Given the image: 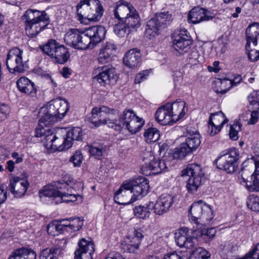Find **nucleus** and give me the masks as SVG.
<instances>
[{
  "label": "nucleus",
  "mask_w": 259,
  "mask_h": 259,
  "mask_svg": "<svg viewBox=\"0 0 259 259\" xmlns=\"http://www.w3.org/2000/svg\"><path fill=\"white\" fill-rule=\"evenodd\" d=\"M91 123L95 127L107 124L109 127L120 131L125 127L131 134L140 131L145 123L144 120L132 110H124L118 116V111L103 106L92 110Z\"/></svg>",
  "instance_id": "1"
},
{
  "label": "nucleus",
  "mask_w": 259,
  "mask_h": 259,
  "mask_svg": "<svg viewBox=\"0 0 259 259\" xmlns=\"http://www.w3.org/2000/svg\"><path fill=\"white\" fill-rule=\"evenodd\" d=\"M83 184L81 182L77 181L72 177L65 176L62 181L54 182L51 184L45 186L40 191V196L53 197L56 202H76L81 203L83 201L82 196L75 194L73 191L82 190Z\"/></svg>",
  "instance_id": "2"
},
{
  "label": "nucleus",
  "mask_w": 259,
  "mask_h": 259,
  "mask_svg": "<svg viewBox=\"0 0 259 259\" xmlns=\"http://www.w3.org/2000/svg\"><path fill=\"white\" fill-rule=\"evenodd\" d=\"M82 133L79 127L67 131L63 128H57L55 133H49L46 138V148L51 151H62L70 148L74 141L82 139Z\"/></svg>",
  "instance_id": "3"
},
{
  "label": "nucleus",
  "mask_w": 259,
  "mask_h": 259,
  "mask_svg": "<svg viewBox=\"0 0 259 259\" xmlns=\"http://www.w3.org/2000/svg\"><path fill=\"white\" fill-rule=\"evenodd\" d=\"M239 183L250 192L259 191V155L252 156L242 163Z\"/></svg>",
  "instance_id": "4"
},
{
  "label": "nucleus",
  "mask_w": 259,
  "mask_h": 259,
  "mask_svg": "<svg viewBox=\"0 0 259 259\" xmlns=\"http://www.w3.org/2000/svg\"><path fill=\"white\" fill-rule=\"evenodd\" d=\"M103 13V7L99 0H81L76 6V19L81 24L98 21Z\"/></svg>",
  "instance_id": "5"
},
{
  "label": "nucleus",
  "mask_w": 259,
  "mask_h": 259,
  "mask_svg": "<svg viewBox=\"0 0 259 259\" xmlns=\"http://www.w3.org/2000/svg\"><path fill=\"white\" fill-rule=\"evenodd\" d=\"M188 217L192 223L197 225H209L214 221L212 207L203 200L193 202L189 208Z\"/></svg>",
  "instance_id": "6"
},
{
  "label": "nucleus",
  "mask_w": 259,
  "mask_h": 259,
  "mask_svg": "<svg viewBox=\"0 0 259 259\" xmlns=\"http://www.w3.org/2000/svg\"><path fill=\"white\" fill-rule=\"evenodd\" d=\"M49 17L45 11L28 9L23 15L27 34L31 37L36 36L46 26Z\"/></svg>",
  "instance_id": "7"
},
{
  "label": "nucleus",
  "mask_w": 259,
  "mask_h": 259,
  "mask_svg": "<svg viewBox=\"0 0 259 259\" xmlns=\"http://www.w3.org/2000/svg\"><path fill=\"white\" fill-rule=\"evenodd\" d=\"M69 109L68 101L64 99L57 98L51 101L40 108L41 115H46L47 118L55 123L63 118Z\"/></svg>",
  "instance_id": "8"
},
{
  "label": "nucleus",
  "mask_w": 259,
  "mask_h": 259,
  "mask_svg": "<svg viewBox=\"0 0 259 259\" xmlns=\"http://www.w3.org/2000/svg\"><path fill=\"white\" fill-rule=\"evenodd\" d=\"M143 158L145 163L141 167V171L144 175H157L165 171L168 168L165 161L156 158L151 151L144 152Z\"/></svg>",
  "instance_id": "9"
},
{
  "label": "nucleus",
  "mask_w": 259,
  "mask_h": 259,
  "mask_svg": "<svg viewBox=\"0 0 259 259\" xmlns=\"http://www.w3.org/2000/svg\"><path fill=\"white\" fill-rule=\"evenodd\" d=\"M182 176H188L186 181V187L188 192L191 194L196 193L202 184V178L204 176L199 164H190L182 171Z\"/></svg>",
  "instance_id": "10"
},
{
  "label": "nucleus",
  "mask_w": 259,
  "mask_h": 259,
  "mask_svg": "<svg viewBox=\"0 0 259 259\" xmlns=\"http://www.w3.org/2000/svg\"><path fill=\"white\" fill-rule=\"evenodd\" d=\"M83 225V220L79 218H71L60 221L57 225L50 224L47 227L48 234L52 236L57 235L59 233H73L79 231Z\"/></svg>",
  "instance_id": "11"
},
{
  "label": "nucleus",
  "mask_w": 259,
  "mask_h": 259,
  "mask_svg": "<svg viewBox=\"0 0 259 259\" xmlns=\"http://www.w3.org/2000/svg\"><path fill=\"white\" fill-rule=\"evenodd\" d=\"M40 48L44 53L59 64L65 63L69 57L67 49L60 45L55 40L51 39L48 41Z\"/></svg>",
  "instance_id": "12"
},
{
  "label": "nucleus",
  "mask_w": 259,
  "mask_h": 259,
  "mask_svg": "<svg viewBox=\"0 0 259 259\" xmlns=\"http://www.w3.org/2000/svg\"><path fill=\"white\" fill-rule=\"evenodd\" d=\"M175 241L181 248L187 249L194 248L199 242L196 229H190L186 227L180 228L175 234Z\"/></svg>",
  "instance_id": "13"
},
{
  "label": "nucleus",
  "mask_w": 259,
  "mask_h": 259,
  "mask_svg": "<svg viewBox=\"0 0 259 259\" xmlns=\"http://www.w3.org/2000/svg\"><path fill=\"white\" fill-rule=\"evenodd\" d=\"M239 152L235 148L223 152L215 160L217 167L227 173L235 171V163L239 159Z\"/></svg>",
  "instance_id": "14"
},
{
  "label": "nucleus",
  "mask_w": 259,
  "mask_h": 259,
  "mask_svg": "<svg viewBox=\"0 0 259 259\" xmlns=\"http://www.w3.org/2000/svg\"><path fill=\"white\" fill-rule=\"evenodd\" d=\"M126 180L131 184L130 193L133 194L131 202H134L147 194L149 185V181L146 178L139 176Z\"/></svg>",
  "instance_id": "15"
},
{
  "label": "nucleus",
  "mask_w": 259,
  "mask_h": 259,
  "mask_svg": "<svg viewBox=\"0 0 259 259\" xmlns=\"http://www.w3.org/2000/svg\"><path fill=\"white\" fill-rule=\"evenodd\" d=\"M23 51L18 48L10 50L7 55L6 65L12 73H21L25 71V65L22 60Z\"/></svg>",
  "instance_id": "16"
},
{
  "label": "nucleus",
  "mask_w": 259,
  "mask_h": 259,
  "mask_svg": "<svg viewBox=\"0 0 259 259\" xmlns=\"http://www.w3.org/2000/svg\"><path fill=\"white\" fill-rule=\"evenodd\" d=\"M190 36L186 29L176 30L172 35V47L181 54L187 52L191 45Z\"/></svg>",
  "instance_id": "17"
},
{
  "label": "nucleus",
  "mask_w": 259,
  "mask_h": 259,
  "mask_svg": "<svg viewBox=\"0 0 259 259\" xmlns=\"http://www.w3.org/2000/svg\"><path fill=\"white\" fill-rule=\"evenodd\" d=\"M172 203V196L164 194L161 195L155 202L150 201L149 208L153 210L155 215H162L169 210Z\"/></svg>",
  "instance_id": "18"
},
{
  "label": "nucleus",
  "mask_w": 259,
  "mask_h": 259,
  "mask_svg": "<svg viewBox=\"0 0 259 259\" xmlns=\"http://www.w3.org/2000/svg\"><path fill=\"white\" fill-rule=\"evenodd\" d=\"M96 72L98 74L94 76V79L102 85L114 83L117 78L115 69L113 67H99L96 70Z\"/></svg>",
  "instance_id": "19"
},
{
  "label": "nucleus",
  "mask_w": 259,
  "mask_h": 259,
  "mask_svg": "<svg viewBox=\"0 0 259 259\" xmlns=\"http://www.w3.org/2000/svg\"><path fill=\"white\" fill-rule=\"evenodd\" d=\"M117 46L113 42L103 44L97 55V61L100 64H105L112 61L116 55Z\"/></svg>",
  "instance_id": "20"
},
{
  "label": "nucleus",
  "mask_w": 259,
  "mask_h": 259,
  "mask_svg": "<svg viewBox=\"0 0 259 259\" xmlns=\"http://www.w3.org/2000/svg\"><path fill=\"white\" fill-rule=\"evenodd\" d=\"M9 186L10 191L15 197H21L25 194L29 183L25 179L15 176L10 179Z\"/></svg>",
  "instance_id": "21"
},
{
  "label": "nucleus",
  "mask_w": 259,
  "mask_h": 259,
  "mask_svg": "<svg viewBox=\"0 0 259 259\" xmlns=\"http://www.w3.org/2000/svg\"><path fill=\"white\" fill-rule=\"evenodd\" d=\"M78 248L75 252V259H93L94 245L90 239H81L78 243Z\"/></svg>",
  "instance_id": "22"
},
{
  "label": "nucleus",
  "mask_w": 259,
  "mask_h": 259,
  "mask_svg": "<svg viewBox=\"0 0 259 259\" xmlns=\"http://www.w3.org/2000/svg\"><path fill=\"white\" fill-rule=\"evenodd\" d=\"M213 18L210 12L200 7L192 9L188 16V21L192 24H198L202 21H209Z\"/></svg>",
  "instance_id": "23"
},
{
  "label": "nucleus",
  "mask_w": 259,
  "mask_h": 259,
  "mask_svg": "<svg viewBox=\"0 0 259 259\" xmlns=\"http://www.w3.org/2000/svg\"><path fill=\"white\" fill-rule=\"evenodd\" d=\"M38 116L39 119L37 126L35 130V136L36 137H41L42 136H45V138L44 141V145L46 147L45 142L46 137L49 134V133H55L56 129L53 131L46 129V127L54 123L53 122V120H52L53 119H50L49 118H47L46 115L45 114L41 115L40 111H39Z\"/></svg>",
  "instance_id": "24"
},
{
  "label": "nucleus",
  "mask_w": 259,
  "mask_h": 259,
  "mask_svg": "<svg viewBox=\"0 0 259 259\" xmlns=\"http://www.w3.org/2000/svg\"><path fill=\"white\" fill-rule=\"evenodd\" d=\"M143 235L141 232L135 230L126 238L124 249L130 253H135L139 249Z\"/></svg>",
  "instance_id": "25"
},
{
  "label": "nucleus",
  "mask_w": 259,
  "mask_h": 259,
  "mask_svg": "<svg viewBox=\"0 0 259 259\" xmlns=\"http://www.w3.org/2000/svg\"><path fill=\"white\" fill-rule=\"evenodd\" d=\"M155 117L157 122L163 125H172L175 123L167 103L158 108L155 112Z\"/></svg>",
  "instance_id": "26"
},
{
  "label": "nucleus",
  "mask_w": 259,
  "mask_h": 259,
  "mask_svg": "<svg viewBox=\"0 0 259 259\" xmlns=\"http://www.w3.org/2000/svg\"><path fill=\"white\" fill-rule=\"evenodd\" d=\"M17 87L19 92L31 97L36 95L37 88L35 83L26 77L19 78L16 82Z\"/></svg>",
  "instance_id": "27"
},
{
  "label": "nucleus",
  "mask_w": 259,
  "mask_h": 259,
  "mask_svg": "<svg viewBox=\"0 0 259 259\" xmlns=\"http://www.w3.org/2000/svg\"><path fill=\"white\" fill-rule=\"evenodd\" d=\"M130 183L125 180L123 182L119 189L116 191L114 194V199L116 203L128 205L132 203L131 202V199L128 201H125L127 200V197L129 196L130 193Z\"/></svg>",
  "instance_id": "28"
},
{
  "label": "nucleus",
  "mask_w": 259,
  "mask_h": 259,
  "mask_svg": "<svg viewBox=\"0 0 259 259\" xmlns=\"http://www.w3.org/2000/svg\"><path fill=\"white\" fill-rule=\"evenodd\" d=\"M86 34L94 47L98 43L102 41L105 36L106 30L103 26H95L85 29Z\"/></svg>",
  "instance_id": "29"
},
{
  "label": "nucleus",
  "mask_w": 259,
  "mask_h": 259,
  "mask_svg": "<svg viewBox=\"0 0 259 259\" xmlns=\"http://www.w3.org/2000/svg\"><path fill=\"white\" fill-rule=\"evenodd\" d=\"M135 9L131 3L124 0H119L115 4V8L114 10L115 18L120 20L125 17L130 11Z\"/></svg>",
  "instance_id": "30"
},
{
  "label": "nucleus",
  "mask_w": 259,
  "mask_h": 259,
  "mask_svg": "<svg viewBox=\"0 0 259 259\" xmlns=\"http://www.w3.org/2000/svg\"><path fill=\"white\" fill-rule=\"evenodd\" d=\"M140 60V52L137 49L129 50L126 53L123 58L124 65L129 68H135L137 67Z\"/></svg>",
  "instance_id": "31"
},
{
  "label": "nucleus",
  "mask_w": 259,
  "mask_h": 259,
  "mask_svg": "<svg viewBox=\"0 0 259 259\" xmlns=\"http://www.w3.org/2000/svg\"><path fill=\"white\" fill-rule=\"evenodd\" d=\"M122 20L133 32L136 31L142 24L141 18L135 8L130 11V13Z\"/></svg>",
  "instance_id": "32"
},
{
  "label": "nucleus",
  "mask_w": 259,
  "mask_h": 259,
  "mask_svg": "<svg viewBox=\"0 0 259 259\" xmlns=\"http://www.w3.org/2000/svg\"><path fill=\"white\" fill-rule=\"evenodd\" d=\"M167 104L175 122L184 117L187 111V109H185L186 103L184 101H178Z\"/></svg>",
  "instance_id": "33"
},
{
  "label": "nucleus",
  "mask_w": 259,
  "mask_h": 259,
  "mask_svg": "<svg viewBox=\"0 0 259 259\" xmlns=\"http://www.w3.org/2000/svg\"><path fill=\"white\" fill-rule=\"evenodd\" d=\"M232 87V80L228 78H215L212 84V88L215 92L222 94L226 93Z\"/></svg>",
  "instance_id": "34"
},
{
  "label": "nucleus",
  "mask_w": 259,
  "mask_h": 259,
  "mask_svg": "<svg viewBox=\"0 0 259 259\" xmlns=\"http://www.w3.org/2000/svg\"><path fill=\"white\" fill-rule=\"evenodd\" d=\"M162 25L158 24L155 19L151 18L147 22L145 29V35L150 39L157 36L163 29Z\"/></svg>",
  "instance_id": "35"
},
{
  "label": "nucleus",
  "mask_w": 259,
  "mask_h": 259,
  "mask_svg": "<svg viewBox=\"0 0 259 259\" xmlns=\"http://www.w3.org/2000/svg\"><path fill=\"white\" fill-rule=\"evenodd\" d=\"M29 256V259H36V252L31 248L22 247L14 250L8 259H21L22 257H26V256Z\"/></svg>",
  "instance_id": "36"
},
{
  "label": "nucleus",
  "mask_w": 259,
  "mask_h": 259,
  "mask_svg": "<svg viewBox=\"0 0 259 259\" xmlns=\"http://www.w3.org/2000/svg\"><path fill=\"white\" fill-rule=\"evenodd\" d=\"M247 34L248 41H252V46L257 45L259 48V24L254 23L249 25L246 30Z\"/></svg>",
  "instance_id": "37"
},
{
  "label": "nucleus",
  "mask_w": 259,
  "mask_h": 259,
  "mask_svg": "<svg viewBox=\"0 0 259 259\" xmlns=\"http://www.w3.org/2000/svg\"><path fill=\"white\" fill-rule=\"evenodd\" d=\"M151 208H149V202L145 205H138L136 206L133 208V212L134 215L140 219L147 220L148 219L150 214Z\"/></svg>",
  "instance_id": "38"
},
{
  "label": "nucleus",
  "mask_w": 259,
  "mask_h": 259,
  "mask_svg": "<svg viewBox=\"0 0 259 259\" xmlns=\"http://www.w3.org/2000/svg\"><path fill=\"white\" fill-rule=\"evenodd\" d=\"M199 239V242L207 243L211 240L215 235L217 231L215 228L196 229Z\"/></svg>",
  "instance_id": "39"
},
{
  "label": "nucleus",
  "mask_w": 259,
  "mask_h": 259,
  "mask_svg": "<svg viewBox=\"0 0 259 259\" xmlns=\"http://www.w3.org/2000/svg\"><path fill=\"white\" fill-rule=\"evenodd\" d=\"M77 43L75 47V49L84 50L88 48H93V45L92 44L91 40L86 34L85 30L80 32Z\"/></svg>",
  "instance_id": "40"
},
{
  "label": "nucleus",
  "mask_w": 259,
  "mask_h": 259,
  "mask_svg": "<svg viewBox=\"0 0 259 259\" xmlns=\"http://www.w3.org/2000/svg\"><path fill=\"white\" fill-rule=\"evenodd\" d=\"M184 143L193 152L199 146L201 143L200 134L196 132L189 134L187 136Z\"/></svg>",
  "instance_id": "41"
},
{
  "label": "nucleus",
  "mask_w": 259,
  "mask_h": 259,
  "mask_svg": "<svg viewBox=\"0 0 259 259\" xmlns=\"http://www.w3.org/2000/svg\"><path fill=\"white\" fill-rule=\"evenodd\" d=\"M80 33L77 29H70L65 34L64 39L68 45L75 48Z\"/></svg>",
  "instance_id": "42"
},
{
  "label": "nucleus",
  "mask_w": 259,
  "mask_h": 259,
  "mask_svg": "<svg viewBox=\"0 0 259 259\" xmlns=\"http://www.w3.org/2000/svg\"><path fill=\"white\" fill-rule=\"evenodd\" d=\"M160 132L156 127H149L144 133V137L147 143H152L157 141L160 138Z\"/></svg>",
  "instance_id": "43"
},
{
  "label": "nucleus",
  "mask_w": 259,
  "mask_h": 259,
  "mask_svg": "<svg viewBox=\"0 0 259 259\" xmlns=\"http://www.w3.org/2000/svg\"><path fill=\"white\" fill-rule=\"evenodd\" d=\"M228 120L225 114L222 112L219 111L211 113L209 118L208 122L218 125H221L222 127L224 125L227 123Z\"/></svg>",
  "instance_id": "44"
},
{
  "label": "nucleus",
  "mask_w": 259,
  "mask_h": 259,
  "mask_svg": "<svg viewBox=\"0 0 259 259\" xmlns=\"http://www.w3.org/2000/svg\"><path fill=\"white\" fill-rule=\"evenodd\" d=\"M192 152L187 145L183 143L175 149L172 156L174 159H182Z\"/></svg>",
  "instance_id": "45"
},
{
  "label": "nucleus",
  "mask_w": 259,
  "mask_h": 259,
  "mask_svg": "<svg viewBox=\"0 0 259 259\" xmlns=\"http://www.w3.org/2000/svg\"><path fill=\"white\" fill-rule=\"evenodd\" d=\"M114 31L120 37H124L132 32L122 20L114 26Z\"/></svg>",
  "instance_id": "46"
},
{
  "label": "nucleus",
  "mask_w": 259,
  "mask_h": 259,
  "mask_svg": "<svg viewBox=\"0 0 259 259\" xmlns=\"http://www.w3.org/2000/svg\"><path fill=\"white\" fill-rule=\"evenodd\" d=\"M246 50L247 52L248 59L252 62H255L259 59V50L252 48L251 45H252V41H248L247 34H246Z\"/></svg>",
  "instance_id": "47"
},
{
  "label": "nucleus",
  "mask_w": 259,
  "mask_h": 259,
  "mask_svg": "<svg viewBox=\"0 0 259 259\" xmlns=\"http://www.w3.org/2000/svg\"><path fill=\"white\" fill-rule=\"evenodd\" d=\"M152 19H155L158 24L162 25V27L164 28L171 20L172 16L168 12H163L156 14Z\"/></svg>",
  "instance_id": "48"
},
{
  "label": "nucleus",
  "mask_w": 259,
  "mask_h": 259,
  "mask_svg": "<svg viewBox=\"0 0 259 259\" xmlns=\"http://www.w3.org/2000/svg\"><path fill=\"white\" fill-rule=\"evenodd\" d=\"M246 205L252 211H259V196L254 194L249 195L246 199Z\"/></svg>",
  "instance_id": "49"
},
{
  "label": "nucleus",
  "mask_w": 259,
  "mask_h": 259,
  "mask_svg": "<svg viewBox=\"0 0 259 259\" xmlns=\"http://www.w3.org/2000/svg\"><path fill=\"white\" fill-rule=\"evenodd\" d=\"M203 58L201 56L196 49H192L189 55L188 62L191 65H196L203 61Z\"/></svg>",
  "instance_id": "50"
},
{
  "label": "nucleus",
  "mask_w": 259,
  "mask_h": 259,
  "mask_svg": "<svg viewBox=\"0 0 259 259\" xmlns=\"http://www.w3.org/2000/svg\"><path fill=\"white\" fill-rule=\"evenodd\" d=\"M39 259H58L56 250L53 248H46L40 252Z\"/></svg>",
  "instance_id": "51"
},
{
  "label": "nucleus",
  "mask_w": 259,
  "mask_h": 259,
  "mask_svg": "<svg viewBox=\"0 0 259 259\" xmlns=\"http://www.w3.org/2000/svg\"><path fill=\"white\" fill-rule=\"evenodd\" d=\"M195 259H208L210 257V253L206 249L198 247L193 252Z\"/></svg>",
  "instance_id": "52"
},
{
  "label": "nucleus",
  "mask_w": 259,
  "mask_h": 259,
  "mask_svg": "<svg viewBox=\"0 0 259 259\" xmlns=\"http://www.w3.org/2000/svg\"><path fill=\"white\" fill-rule=\"evenodd\" d=\"M83 156L79 151H76L70 159V161L73 163L74 167H80L82 163Z\"/></svg>",
  "instance_id": "53"
},
{
  "label": "nucleus",
  "mask_w": 259,
  "mask_h": 259,
  "mask_svg": "<svg viewBox=\"0 0 259 259\" xmlns=\"http://www.w3.org/2000/svg\"><path fill=\"white\" fill-rule=\"evenodd\" d=\"M162 259H190V256L181 252L172 251L165 254Z\"/></svg>",
  "instance_id": "54"
},
{
  "label": "nucleus",
  "mask_w": 259,
  "mask_h": 259,
  "mask_svg": "<svg viewBox=\"0 0 259 259\" xmlns=\"http://www.w3.org/2000/svg\"><path fill=\"white\" fill-rule=\"evenodd\" d=\"M240 125L237 123H234L231 125L229 135L231 140L236 141L238 139V132L240 130Z\"/></svg>",
  "instance_id": "55"
},
{
  "label": "nucleus",
  "mask_w": 259,
  "mask_h": 259,
  "mask_svg": "<svg viewBox=\"0 0 259 259\" xmlns=\"http://www.w3.org/2000/svg\"><path fill=\"white\" fill-rule=\"evenodd\" d=\"M88 149L90 153L94 156L100 157L102 155L103 149L101 146H89Z\"/></svg>",
  "instance_id": "56"
},
{
  "label": "nucleus",
  "mask_w": 259,
  "mask_h": 259,
  "mask_svg": "<svg viewBox=\"0 0 259 259\" xmlns=\"http://www.w3.org/2000/svg\"><path fill=\"white\" fill-rule=\"evenodd\" d=\"M222 128L221 125H218L208 122V133L211 136H213L219 133Z\"/></svg>",
  "instance_id": "57"
},
{
  "label": "nucleus",
  "mask_w": 259,
  "mask_h": 259,
  "mask_svg": "<svg viewBox=\"0 0 259 259\" xmlns=\"http://www.w3.org/2000/svg\"><path fill=\"white\" fill-rule=\"evenodd\" d=\"M150 73L149 70H144L138 73L135 77V82L140 83L147 78Z\"/></svg>",
  "instance_id": "58"
},
{
  "label": "nucleus",
  "mask_w": 259,
  "mask_h": 259,
  "mask_svg": "<svg viewBox=\"0 0 259 259\" xmlns=\"http://www.w3.org/2000/svg\"><path fill=\"white\" fill-rule=\"evenodd\" d=\"M259 119V112L257 110H253L251 112L250 117L247 121L249 125H254L257 122Z\"/></svg>",
  "instance_id": "59"
},
{
  "label": "nucleus",
  "mask_w": 259,
  "mask_h": 259,
  "mask_svg": "<svg viewBox=\"0 0 259 259\" xmlns=\"http://www.w3.org/2000/svg\"><path fill=\"white\" fill-rule=\"evenodd\" d=\"M9 112V108L7 105H0V121L5 119Z\"/></svg>",
  "instance_id": "60"
},
{
  "label": "nucleus",
  "mask_w": 259,
  "mask_h": 259,
  "mask_svg": "<svg viewBox=\"0 0 259 259\" xmlns=\"http://www.w3.org/2000/svg\"><path fill=\"white\" fill-rule=\"evenodd\" d=\"M215 49L217 53L219 55H221L226 52L227 47L226 44L223 42L222 40H219Z\"/></svg>",
  "instance_id": "61"
},
{
  "label": "nucleus",
  "mask_w": 259,
  "mask_h": 259,
  "mask_svg": "<svg viewBox=\"0 0 259 259\" xmlns=\"http://www.w3.org/2000/svg\"><path fill=\"white\" fill-rule=\"evenodd\" d=\"M24 154L14 152L11 154V157L14 159L16 164L22 163L23 161Z\"/></svg>",
  "instance_id": "62"
},
{
  "label": "nucleus",
  "mask_w": 259,
  "mask_h": 259,
  "mask_svg": "<svg viewBox=\"0 0 259 259\" xmlns=\"http://www.w3.org/2000/svg\"><path fill=\"white\" fill-rule=\"evenodd\" d=\"M220 62L218 61H214L212 66H208V70L209 72H214L215 73H218L220 70V68L219 67Z\"/></svg>",
  "instance_id": "63"
},
{
  "label": "nucleus",
  "mask_w": 259,
  "mask_h": 259,
  "mask_svg": "<svg viewBox=\"0 0 259 259\" xmlns=\"http://www.w3.org/2000/svg\"><path fill=\"white\" fill-rule=\"evenodd\" d=\"M105 259H124V258L120 253L113 252L109 253Z\"/></svg>",
  "instance_id": "64"
}]
</instances>
